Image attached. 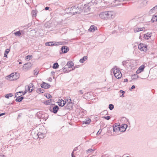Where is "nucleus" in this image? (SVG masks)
I'll list each match as a JSON object with an SVG mask.
<instances>
[{
	"mask_svg": "<svg viewBox=\"0 0 157 157\" xmlns=\"http://www.w3.org/2000/svg\"><path fill=\"white\" fill-rule=\"evenodd\" d=\"M116 13L113 11H109L101 12L99 16L102 19L105 20H110L114 18Z\"/></svg>",
	"mask_w": 157,
	"mask_h": 157,
	"instance_id": "f257e3e1",
	"label": "nucleus"
},
{
	"mask_svg": "<svg viewBox=\"0 0 157 157\" xmlns=\"http://www.w3.org/2000/svg\"><path fill=\"white\" fill-rule=\"evenodd\" d=\"M19 77V73L17 72L13 73L10 74V75L7 76L6 78L10 81L14 80L17 79Z\"/></svg>",
	"mask_w": 157,
	"mask_h": 157,
	"instance_id": "f03ea898",
	"label": "nucleus"
},
{
	"mask_svg": "<svg viewBox=\"0 0 157 157\" xmlns=\"http://www.w3.org/2000/svg\"><path fill=\"white\" fill-rule=\"evenodd\" d=\"M147 46L143 43H140L139 44L138 48L140 51L146 52L147 51Z\"/></svg>",
	"mask_w": 157,
	"mask_h": 157,
	"instance_id": "7ed1b4c3",
	"label": "nucleus"
},
{
	"mask_svg": "<svg viewBox=\"0 0 157 157\" xmlns=\"http://www.w3.org/2000/svg\"><path fill=\"white\" fill-rule=\"evenodd\" d=\"M95 1L94 0H93L91 1L90 3H89L88 4H85L84 5V7L83 10L84 11H86V12L89 11L90 10V6H89L90 4V5L91 3H94L95 2Z\"/></svg>",
	"mask_w": 157,
	"mask_h": 157,
	"instance_id": "20e7f679",
	"label": "nucleus"
},
{
	"mask_svg": "<svg viewBox=\"0 0 157 157\" xmlns=\"http://www.w3.org/2000/svg\"><path fill=\"white\" fill-rule=\"evenodd\" d=\"M73 104L71 102V100L70 99L69 101H68L67 105L65 107V109H71L73 108Z\"/></svg>",
	"mask_w": 157,
	"mask_h": 157,
	"instance_id": "39448f33",
	"label": "nucleus"
},
{
	"mask_svg": "<svg viewBox=\"0 0 157 157\" xmlns=\"http://www.w3.org/2000/svg\"><path fill=\"white\" fill-rule=\"evenodd\" d=\"M127 127L128 125L125 124H122L121 127L120 126V131L121 132H124L126 130Z\"/></svg>",
	"mask_w": 157,
	"mask_h": 157,
	"instance_id": "423d86ee",
	"label": "nucleus"
},
{
	"mask_svg": "<svg viewBox=\"0 0 157 157\" xmlns=\"http://www.w3.org/2000/svg\"><path fill=\"white\" fill-rule=\"evenodd\" d=\"M40 85L41 87L42 88L44 89H48L51 86L49 84L45 82H42V83Z\"/></svg>",
	"mask_w": 157,
	"mask_h": 157,
	"instance_id": "0eeeda50",
	"label": "nucleus"
},
{
	"mask_svg": "<svg viewBox=\"0 0 157 157\" xmlns=\"http://www.w3.org/2000/svg\"><path fill=\"white\" fill-rule=\"evenodd\" d=\"M120 124H118L117 123L115 124L114 125L113 127V132H117L118 131H120Z\"/></svg>",
	"mask_w": 157,
	"mask_h": 157,
	"instance_id": "6e6552de",
	"label": "nucleus"
},
{
	"mask_svg": "<svg viewBox=\"0 0 157 157\" xmlns=\"http://www.w3.org/2000/svg\"><path fill=\"white\" fill-rule=\"evenodd\" d=\"M61 49L63 53H66L69 50V48L66 46H63Z\"/></svg>",
	"mask_w": 157,
	"mask_h": 157,
	"instance_id": "1a4fd4ad",
	"label": "nucleus"
},
{
	"mask_svg": "<svg viewBox=\"0 0 157 157\" xmlns=\"http://www.w3.org/2000/svg\"><path fill=\"white\" fill-rule=\"evenodd\" d=\"M59 109V107L57 105H55L52 108V109L50 110L53 113L56 114L57 113Z\"/></svg>",
	"mask_w": 157,
	"mask_h": 157,
	"instance_id": "9d476101",
	"label": "nucleus"
},
{
	"mask_svg": "<svg viewBox=\"0 0 157 157\" xmlns=\"http://www.w3.org/2000/svg\"><path fill=\"white\" fill-rule=\"evenodd\" d=\"M74 66V63L72 61H70L68 62L67 64L65 65V67L68 66V68H72Z\"/></svg>",
	"mask_w": 157,
	"mask_h": 157,
	"instance_id": "9b49d317",
	"label": "nucleus"
},
{
	"mask_svg": "<svg viewBox=\"0 0 157 157\" xmlns=\"http://www.w3.org/2000/svg\"><path fill=\"white\" fill-rule=\"evenodd\" d=\"M31 63H27L24 64L23 67L25 69L27 70L29 69L31 67Z\"/></svg>",
	"mask_w": 157,
	"mask_h": 157,
	"instance_id": "f8f14e48",
	"label": "nucleus"
},
{
	"mask_svg": "<svg viewBox=\"0 0 157 157\" xmlns=\"http://www.w3.org/2000/svg\"><path fill=\"white\" fill-rule=\"evenodd\" d=\"M97 29V27L96 26L92 25L90 28L89 30L90 32H94V31Z\"/></svg>",
	"mask_w": 157,
	"mask_h": 157,
	"instance_id": "ddd939ff",
	"label": "nucleus"
},
{
	"mask_svg": "<svg viewBox=\"0 0 157 157\" xmlns=\"http://www.w3.org/2000/svg\"><path fill=\"white\" fill-rule=\"evenodd\" d=\"M114 73L115 74L114 75L116 78L117 79H120L121 78L122 75L121 72H119L118 73Z\"/></svg>",
	"mask_w": 157,
	"mask_h": 157,
	"instance_id": "4468645a",
	"label": "nucleus"
},
{
	"mask_svg": "<svg viewBox=\"0 0 157 157\" xmlns=\"http://www.w3.org/2000/svg\"><path fill=\"white\" fill-rule=\"evenodd\" d=\"M24 97L21 96H19L15 99V101L17 102H21L24 99Z\"/></svg>",
	"mask_w": 157,
	"mask_h": 157,
	"instance_id": "2eb2a0df",
	"label": "nucleus"
},
{
	"mask_svg": "<svg viewBox=\"0 0 157 157\" xmlns=\"http://www.w3.org/2000/svg\"><path fill=\"white\" fill-rule=\"evenodd\" d=\"M33 85L32 83H31L30 86H28V91L29 93L32 92L33 90Z\"/></svg>",
	"mask_w": 157,
	"mask_h": 157,
	"instance_id": "dca6fc26",
	"label": "nucleus"
},
{
	"mask_svg": "<svg viewBox=\"0 0 157 157\" xmlns=\"http://www.w3.org/2000/svg\"><path fill=\"white\" fill-rule=\"evenodd\" d=\"M119 72H121L118 68L117 67V66H115L114 67L113 69V73L114 75H115V73H118Z\"/></svg>",
	"mask_w": 157,
	"mask_h": 157,
	"instance_id": "f3484780",
	"label": "nucleus"
},
{
	"mask_svg": "<svg viewBox=\"0 0 157 157\" xmlns=\"http://www.w3.org/2000/svg\"><path fill=\"white\" fill-rule=\"evenodd\" d=\"M87 56H84L82 58L80 59L79 62L81 63H83L85 61H86L87 59Z\"/></svg>",
	"mask_w": 157,
	"mask_h": 157,
	"instance_id": "a211bd4d",
	"label": "nucleus"
},
{
	"mask_svg": "<svg viewBox=\"0 0 157 157\" xmlns=\"http://www.w3.org/2000/svg\"><path fill=\"white\" fill-rule=\"evenodd\" d=\"M77 8H78V10L79 9V8L78 7H77L76 6H72L71 8H68L66 9V10L67 11H68V10L69 9H71L72 10L73 9H75L76 10H77Z\"/></svg>",
	"mask_w": 157,
	"mask_h": 157,
	"instance_id": "6ab92c4d",
	"label": "nucleus"
},
{
	"mask_svg": "<svg viewBox=\"0 0 157 157\" xmlns=\"http://www.w3.org/2000/svg\"><path fill=\"white\" fill-rule=\"evenodd\" d=\"M79 113L82 115L83 116L84 114L86 113V111L83 109L81 108V109L80 110Z\"/></svg>",
	"mask_w": 157,
	"mask_h": 157,
	"instance_id": "aec40b11",
	"label": "nucleus"
},
{
	"mask_svg": "<svg viewBox=\"0 0 157 157\" xmlns=\"http://www.w3.org/2000/svg\"><path fill=\"white\" fill-rule=\"evenodd\" d=\"M145 29V28L144 27H142L141 28H137L134 31L135 32H137L140 31H143Z\"/></svg>",
	"mask_w": 157,
	"mask_h": 157,
	"instance_id": "412c9836",
	"label": "nucleus"
},
{
	"mask_svg": "<svg viewBox=\"0 0 157 157\" xmlns=\"http://www.w3.org/2000/svg\"><path fill=\"white\" fill-rule=\"evenodd\" d=\"M37 13V12L36 10H32L31 14L33 16V17H35L36 16Z\"/></svg>",
	"mask_w": 157,
	"mask_h": 157,
	"instance_id": "4be33fe9",
	"label": "nucleus"
},
{
	"mask_svg": "<svg viewBox=\"0 0 157 157\" xmlns=\"http://www.w3.org/2000/svg\"><path fill=\"white\" fill-rule=\"evenodd\" d=\"M10 51V49H6L4 53V56L5 57H7V54L9 53Z\"/></svg>",
	"mask_w": 157,
	"mask_h": 157,
	"instance_id": "5701e85b",
	"label": "nucleus"
},
{
	"mask_svg": "<svg viewBox=\"0 0 157 157\" xmlns=\"http://www.w3.org/2000/svg\"><path fill=\"white\" fill-rule=\"evenodd\" d=\"M151 33L149 34L148 33H147L144 35V37L145 39H148V37H151Z\"/></svg>",
	"mask_w": 157,
	"mask_h": 157,
	"instance_id": "b1692460",
	"label": "nucleus"
},
{
	"mask_svg": "<svg viewBox=\"0 0 157 157\" xmlns=\"http://www.w3.org/2000/svg\"><path fill=\"white\" fill-rule=\"evenodd\" d=\"M90 119L88 118L87 120H86L85 121H83V124H89L90 122Z\"/></svg>",
	"mask_w": 157,
	"mask_h": 157,
	"instance_id": "393cba45",
	"label": "nucleus"
},
{
	"mask_svg": "<svg viewBox=\"0 0 157 157\" xmlns=\"http://www.w3.org/2000/svg\"><path fill=\"white\" fill-rule=\"evenodd\" d=\"M151 21L152 22L157 21V16H153L151 18Z\"/></svg>",
	"mask_w": 157,
	"mask_h": 157,
	"instance_id": "a878e982",
	"label": "nucleus"
},
{
	"mask_svg": "<svg viewBox=\"0 0 157 157\" xmlns=\"http://www.w3.org/2000/svg\"><path fill=\"white\" fill-rule=\"evenodd\" d=\"M44 90L43 89H42L41 88H38L37 89V92L38 93H43L44 92Z\"/></svg>",
	"mask_w": 157,
	"mask_h": 157,
	"instance_id": "bb28decb",
	"label": "nucleus"
},
{
	"mask_svg": "<svg viewBox=\"0 0 157 157\" xmlns=\"http://www.w3.org/2000/svg\"><path fill=\"white\" fill-rule=\"evenodd\" d=\"M59 67V65L57 63H55L53 64L52 67L54 69H57Z\"/></svg>",
	"mask_w": 157,
	"mask_h": 157,
	"instance_id": "cd10ccee",
	"label": "nucleus"
},
{
	"mask_svg": "<svg viewBox=\"0 0 157 157\" xmlns=\"http://www.w3.org/2000/svg\"><path fill=\"white\" fill-rule=\"evenodd\" d=\"M53 42H47L45 43V45L46 46H53Z\"/></svg>",
	"mask_w": 157,
	"mask_h": 157,
	"instance_id": "c85d7f7f",
	"label": "nucleus"
},
{
	"mask_svg": "<svg viewBox=\"0 0 157 157\" xmlns=\"http://www.w3.org/2000/svg\"><path fill=\"white\" fill-rule=\"evenodd\" d=\"M52 103V100L51 99H49L47 101H46L44 102V103L46 105H50Z\"/></svg>",
	"mask_w": 157,
	"mask_h": 157,
	"instance_id": "c756f323",
	"label": "nucleus"
},
{
	"mask_svg": "<svg viewBox=\"0 0 157 157\" xmlns=\"http://www.w3.org/2000/svg\"><path fill=\"white\" fill-rule=\"evenodd\" d=\"M13 96V94L12 93H9L5 95V98H9L10 97H12Z\"/></svg>",
	"mask_w": 157,
	"mask_h": 157,
	"instance_id": "7c9ffc66",
	"label": "nucleus"
},
{
	"mask_svg": "<svg viewBox=\"0 0 157 157\" xmlns=\"http://www.w3.org/2000/svg\"><path fill=\"white\" fill-rule=\"evenodd\" d=\"M14 34L15 36H19L21 35V33L20 32V31H19L14 33Z\"/></svg>",
	"mask_w": 157,
	"mask_h": 157,
	"instance_id": "2f4dec72",
	"label": "nucleus"
},
{
	"mask_svg": "<svg viewBox=\"0 0 157 157\" xmlns=\"http://www.w3.org/2000/svg\"><path fill=\"white\" fill-rule=\"evenodd\" d=\"M145 68V66L144 65H142L138 69H139L141 71H143L144 69Z\"/></svg>",
	"mask_w": 157,
	"mask_h": 157,
	"instance_id": "473e14b6",
	"label": "nucleus"
},
{
	"mask_svg": "<svg viewBox=\"0 0 157 157\" xmlns=\"http://www.w3.org/2000/svg\"><path fill=\"white\" fill-rule=\"evenodd\" d=\"M58 105L59 106L63 107L62 102V100H59L58 102Z\"/></svg>",
	"mask_w": 157,
	"mask_h": 157,
	"instance_id": "72a5a7b5",
	"label": "nucleus"
},
{
	"mask_svg": "<svg viewBox=\"0 0 157 157\" xmlns=\"http://www.w3.org/2000/svg\"><path fill=\"white\" fill-rule=\"evenodd\" d=\"M114 106L113 104H110L109 105V108L110 109V110H112L114 108Z\"/></svg>",
	"mask_w": 157,
	"mask_h": 157,
	"instance_id": "f704fd0d",
	"label": "nucleus"
},
{
	"mask_svg": "<svg viewBox=\"0 0 157 157\" xmlns=\"http://www.w3.org/2000/svg\"><path fill=\"white\" fill-rule=\"evenodd\" d=\"M138 78V76L137 74H134L132 77V79H136Z\"/></svg>",
	"mask_w": 157,
	"mask_h": 157,
	"instance_id": "c9c22d12",
	"label": "nucleus"
},
{
	"mask_svg": "<svg viewBox=\"0 0 157 157\" xmlns=\"http://www.w3.org/2000/svg\"><path fill=\"white\" fill-rule=\"evenodd\" d=\"M76 10H77V11L73 12V14L75 15V14H77V13L79 14V13H80L81 12V11H80V10H79V11L78 10V8H77V9Z\"/></svg>",
	"mask_w": 157,
	"mask_h": 157,
	"instance_id": "e433bc0d",
	"label": "nucleus"
},
{
	"mask_svg": "<svg viewBox=\"0 0 157 157\" xmlns=\"http://www.w3.org/2000/svg\"><path fill=\"white\" fill-rule=\"evenodd\" d=\"M33 56L32 55H28L26 57V59L27 60H29L31 59L32 58Z\"/></svg>",
	"mask_w": 157,
	"mask_h": 157,
	"instance_id": "4c0bfd02",
	"label": "nucleus"
},
{
	"mask_svg": "<svg viewBox=\"0 0 157 157\" xmlns=\"http://www.w3.org/2000/svg\"><path fill=\"white\" fill-rule=\"evenodd\" d=\"M102 118H103L107 120H108L111 118V117L109 116H107L106 117H105V116L103 117Z\"/></svg>",
	"mask_w": 157,
	"mask_h": 157,
	"instance_id": "58836bf2",
	"label": "nucleus"
},
{
	"mask_svg": "<svg viewBox=\"0 0 157 157\" xmlns=\"http://www.w3.org/2000/svg\"><path fill=\"white\" fill-rule=\"evenodd\" d=\"M63 72H64L65 73L67 72H68L71 71V70H69V71H68L67 70V67H63Z\"/></svg>",
	"mask_w": 157,
	"mask_h": 157,
	"instance_id": "ea45409f",
	"label": "nucleus"
},
{
	"mask_svg": "<svg viewBox=\"0 0 157 157\" xmlns=\"http://www.w3.org/2000/svg\"><path fill=\"white\" fill-rule=\"evenodd\" d=\"M94 150H93L91 149H89L87 150V153H89L90 152H92L94 151Z\"/></svg>",
	"mask_w": 157,
	"mask_h": 157,
	"instance_id": "a19ab883",
	"label": "nucleus"
},
{
	"mask_svg": "<svg viewBox=\"0 0 157 157\" xmlns=\"http://www.w3.org/2000/svg\"><path fill=\"white\" fill-rule=\"evenodd\" d=\"M46 97L48 99L51 98H52V96L50 94H47L46 95Z\"/></svg>",
	"mask_w": 157,
	"mask_h": 157,
	"instance_id": "79ce46f5",
	"label": "nucleus"
},
{
	"mask_svg": "<svg viewBox=\"0 0 157 157\" xmlns=\"http://www.w3.org/2000/svg\"><path fill=\"white\" fill-rule=\"evenodd\" d=\"M53 46L54 45H58L59 44H59L61 43V42L59 43L58 42H53Z\"/></svg>",
	"mask_w": 157,
	"mask_h": 157,
	"instance_id": "37998d69",
	"label": "nucleus"
},
{
	"mask_svg": "<svg viewBox=\"0 0 157 157\" xmlns=\"http://www.w3.org/2000/svg\"><path fill=\"white\" fill-rule=\"evenodd\" d=\"M127 63V61H124L122 62V64L123 66L125 67L126 65V64Z\"/></svg>",
	"mask_w": 157,
	"mask_h": 157,
	"instance_id": "c03bdc74",
	"label": "nucleus"
},
{
	"mask_svg": "<svg viewBox=\"0 0 157 157\" xmlns=\"http://www.w3.org/2000/svg\"><path fill=\"white\" fill-rule=\"evenodd\" d=\"M102 131V129L101 128L97 132V135H99L101 132Z\"/></svg>",
	"mask_w": 157,
	"mask_h": 157,
	"instance_id": "a18cd8bd",
	"label": "nucleus"
},
{
	"mask_svg": "<svg viewBox=\"0 0 157 157\" xmlns=\"http://www.w3.org/2000/svg\"><path fill=\"white\" fill-rule=\"evenodd\" d=\"M62 105L63 106H64L66 103V101H64L63 100H62Z\"/></svg>",
	"mask_w": 157,
	"mask_h": 157,
	"instance_id": "49530a36",
	"label": "nucleus"
},
{
	"mask_svg": "<svg viewBox=\"0 0 157 157\" xmlns=\"http://www.w3.org/2000/svg\"><path fill=\"white\" fill-rule=\"evenodd\" d=\"M34 75H36L38 74V72H37V70H36V69L35 70H34Z\"/></svg>",
	"mask_w": 157,
	"mask_h": 157,
	"instance_id": "de8ad7c7",
	"label": "nucleus"
},
{
	"mask_svg": "<svg viewBox=\"0 0 157 157\" xmlns=\"http://www.w3.org/2000/svg\"><path fill=\"white\" fill-rule=\"evenodd\" d=\"M142 71L140 70L139 69H138L136 71V73L137 74H139L141 73Z\"/></svg>",
	"mask_w": 157,
	"mask_h": 157,
	"instance_id": "09e8293b",
	"label": "nucleus"
},
{
	"mask_svg": "<svg viewBox=\"0 0 157 157\" xmlns=\"http://www.w3.org/2000/svg\"><path fill=\"white\" fill-rule=\"evenodd\" d=\"M119 92L121 93H122V94L123 95H124V94L125 93V92L124 91H123V90H120L119 91Z\"/></svg>",
	"mask_w": 157,
	"mask_h": 157,
	"instance_id": "8fccbe9b",
	"label": "nucleus"
},
{
	"mask_svg": "<svg viewBox=\"0 0 157 157\" xmlns=\"http://www.w3.org/2000/svg\"><path fill=\"white\" fill-rule=\"evenodd\" d=\"M153 11H154V10L153 9V8L151 9V10H150L149 11V13L150 14L152 13H153Z\"/></svg>",
	"mask_w": 157,
	"mask_h": 157,
	"instance_id": "3c124183",
	"label": "nucleus"
},
{
	"mask_svg": "<svg viewBox=\"0 0 157 157\" xmlns=\"http://www.w3.org/2000/svg\"><path fill=\"white\" fill-rule=\"evenodd\" d=\"M78 147H77L74 148V149L73 150V153L74 152V151H75L77 150Z\"/></svg>",
	"mask_w": 157,
	"mask_h": 157,
	"instance_id": "603ef678",
	"label": "nucleus"
},
{
	"mask_svg": "<svg viewBox=\"0 0 157 157\" xmlns=\"http://www.w3.org/2000/svg\"><path fill=\"white\" fill-rule=\"evenodd\" d=\"M153 9L155 11L157 9V5L153 8Z\"/></svg>",
	"mask_w": 157,
	"mask_h": 157,
	"instance_id": "864d4df0",
	"label": "nucleus"
},
{
	"mask_svg": "<svg viewBox=\"0 0 157 157\" xmlns=\"http://www.w3.org/2000/svg\"><path fill=\"white\" fill-rule=\"evenodd\" d=\"M101 157H108V156L107 155H102Z\"/></svg>",
	"mask_w": 157,
	"mask_h": 157,
	"instance_id": "5fc2aeb1",
	"label": "nucleus"
},
{
	"mask_svg": "<svg viewBox=\"0 0 157 157\" xmlns=\"http://www.w3.org/2000/svg\"><path fill=\"white\" fill-rule=\"evenodd\" d=\"M21 113H19L18 115L17 118H20L21 117Z\"/></svg>",
	"mask_w": 157,
	"mask_h": 157,
	"instance_id": "6e6d98bb",
	"label": "nucleus"
},
{
	"mask_svg": "<svg viewBox=\"0 0 157 157\" xmlns=\"http://www.w3.org/2000/svg\"><path fill=\"white\" fill-rule=\"evenodd\" d=\"M49 9V7L48 6H46L45 8V10H48Z\"/></svg>",
	"mask_w": 157,
	"mask_h": 157,
	"instance_id": "4d7b16f0",
	"label": "nucleus"
},
{
	"mask_svg": "<svg viewBox=\"0 0 157 157\" xmlns=\"http://www.w3.org/2000/svg\"><path fill=\"white\" fill-rule=\"evenodd\" d=\"M5 114V113H0V117L1 116H2L4 115Z\"/></svg>",
	"mask_w": 157,
	"mask_h": 157,
	"instance_id": "13d9d810",
	"label": "nucleus"
},
{
	"mask_svg": "<svg viewBox=\"0 0 157 157\" xmlns=\"http://www.w3.org/2000/svg\"><path fill=\"white\" fill-rule=\"evenodd\" d=\"M18 93H19L18 92L16 93L15 94V96L14 97V98H17V95H18Z\"/></svg>",
	"mask_w": 157,
	"mask_h": 157,
	"instance_id": "bf43d9fd",
	"label": "nucleus"
},
{
	"mask_svg": "<svg viewBox=\"0 0 157 157\" xmlns=\"http://www.w3.org/2000/svg\"><path fill=\"white\" fill-rule=\"evenodd\" d=\"M71 157H75L74 155L73 152H72L71 153Z\"/></svg>",
	"mask_w": 157,
	"mask_h": 157,
	"instance_id": "052dcab7",
	"label": "nucleus"
},
{
	"mask_svg": "<svg viewBox=\"0 0 157 157\" xmlns=\"http://www.w3.org/2000/svg\"><path fill=\"white\" fill-rule=\"evenodd\" d=\"M135 88V86L134 85H132L131 87V89H134Z\"/></svg>",
	"mask_w": 157,
	"mask_h": 157,
	"instance_id": "680f3d73",
	"label": "nucleus"
},
{
	"mask_svg": "<svg viewBox=\"0 0 157 157\" xmlns=\"http://www.w3.org/2000/svg\"><path fill=\"white\" fill-rule=\"evenodd\" d=\"M74 67V68L75 69V68L79 67V65L75 66V67Z\"/></svg>",
	"mask_w": 157,
	"mask_h": 157,
	"instance_id": "e2e57ef3",
	"label": "nucleus"
},
{
	"mask_svg": "<svg viewBox=\"0 0 157 157\" xmlns=\"http://www.w3.org/2000/svg\"><path fill=\"white\" fill-rule=\"evenodd\" d=\"M128 81V79H125L124 80V82H127Z\"/></svg>",
	"mask_w": 157,
	"mask_h": 157,
	"instance_id": "0e129e2a",
	"label": "nucleus"
},
{
	"mask_svg": "<svg viewBox=\"0 0 157 157\" xmlns=\"http://www.w3.org/2000/svg\"><path fill=\"white\" fill-rule=\"evenodd\" d=\"M79 92L81 94H83V92H82V90H80Z\"/></svg>",
	"mask_w": 157,
	"mask_h": 157,
	"instance_id": "69168bd1",
	"label": "nucleus"
},
{
	"mask_svg": "<svg viewBox=\"0 0 157 157\" xmlns=\"http://www.w3.org/2000/svg\"><path fill=\"white\" fill-rule=\"evenodd\" d=\"M48 81H50V82H52V79L51 78H50L49 79V80H48Z\"/></svg>",
	"mask_w": 157,
	"mask_h": 157,
	"instance_id": "338daca9",
	"label": "nucleus"
},
{
	"mask_svg": "<svg viewBox=\"0 0 157 157\" xmlns=\"http://www.w3.org/2000/svg\"><path fill=\"white\" fill-rule=\"evenodd\" d=\"M55 73V72L54 71H52L51 72V73L52 74H54Z\"/></svg>",
	"mask_w": 157,
	"mask_h": 157,
	"instance_id": "774afa93",
	"label": "nucleus"
}]
</instances>
